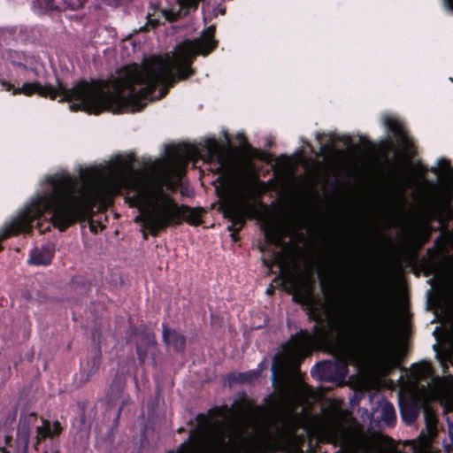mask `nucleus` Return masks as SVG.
<instances>
[{
  "label": "nucleus",
  "mask_w": 453,
  "mask_h": 453,
  "mask_svg": "<svg viewBox=\"0 0 453 453\" xmlns=\"http://www.w3.org/2000/svg\"><path fill=\"white\" fill-rule=\"evenodd\" d=\"M198 54L204 55V30L199 38L180 43L165 57L155 56L146 59L142 65L134 64L122 67L110 81H81L70 89L59 81L56 87L35 81L16 88L4 80L0 81V85L3 90L12 91V95L29 96L38 94L50 99L60 96V101L73 102L71 111L82 110L96 114L104 110L115 113L135 112L142 110L148 102L166 94L165 88L157 94V85L171 86L177 78L185 79L191 75L190 65Z\"/></svg>",
  "instance_id": "obj_2"
},
{
  "label": "nucleus",
  "mask_w": 453,
  "mask_h": 453,
  "mask_svg": "<svg viewBox=\"0 0 453 453\" xmlns=\"http://www.w3.org/2000/svg\"><path fill=\"white\" fill-rule=\"evenodd\" d=\"M431 373V366L426 362L412 365L410 369V375L416 381L427 379Z\"/></svg>",
  "instance_id": "obj_14"
},
{
  "label": "nucleus",
  "mask_w": 453,
  "mask_h": 453,
  "mask_svg": "<svg viewBox=\"0 0 453 453\" xmlns=\"http://www.w3.org/2000/svg\"><path fill=\"white\" fill-rule=\"evenodd\" d=\"M204 147L209 159H216L219 165V171L226 173L228 171L226 162L222 156L219 144L214 138H208L204 141Z\"/></svg>",
  "instance_id": "obj_10"
},
{
  "label": "nucleus",
  "mask_w": 453,
  "mask_h": 453,
  "mask_svg": "<svg viewBox=\"0 0 453 453\" xmlns=\"http://www.w3.org/2000/svg\"><path fill=\"white\" fill-rule=\"evenodd\" d=\"M200 0H178L180 10L178 13H172L173 17H167V19H177L182 15H186L189 9H196Z\"/></svg>",
  "instance_id": "obj_16"
},
{
  "label": "nucleus",
  "mask_w": 453,
  "mask_h": 453,
  "mask_svg": "<svg viewBox=\"0 0 453 453\" xmlns=\"http://www.w3.org/2000/svg\"><path fill=\"white\" fill-rule=\"evenodd\" d=\"M317 305H319L322 310H325L324 313H326V305L324 303H318L314 300L308 301V306H309V310H310V317L312 318V319H314L315 321L319 322L323 319L324 314L317 312V311H316Z\"/></svg>",
  "instance_id": "obj_19"
},
{
  "label": "nucleus",
  "mask_w": 453,
  "mask_h": 453,
  "mask_svg": "<svg viewBox=\"0 0 453 453\" xmlns=\"http://www.w3.org/2000/svg\"><path fill=\"white\" fill-rule=\"evenodd\" d=\"M137 353H142V346L137 344Z\"/></svg>",
  "instance_id": "obj_28"
},
{
  "label": "nucleus",
  "mask_w": 453,
  "mask_h": 453,
  "mask_svg": "<svg viewBox=\"0 0 453 453\" xmlns=\"http://www.w3.org/2000/svg\"><path fill=\"white\" fill-rule=\"evenodd\" d=\"M148 344L149 345H151V346H154L155 344V341H154V337L153 336H148Z\"/></svg>",
  "instance_id": "obj_24"
},
{
  "label": "nucleus",
  "mask_w": 453,
  "mask_h": 453,
  "mask_svg": "<svg viewBox=\"0 0 453 453\" xmlns=\"http://www.w3.org/2000/svg\"><path fill=\"white\" fill-rule=\"evenodd\" d=\"M275 365L273 366V380H275V373H276V371H275Z\"/></svg>",
  "instance_id": "obj_26"
},
{
  "label": "nucleus",
  "mask_w": 453,
  "mask_h": 453,
  "mask_svg": "<svg viewBox=\"0 0 453 453\" xmlns=\"http://www.w3.org/2000/svg\"><path fill=\"white\" fill-rule=\"evenodd\" d=\"M286 232V227L277 223H268L264 227V234L266 242L280 249V250L273 252L272 261L273 265H279L280 267L282 266L284 262L286 245L283 242V237Z\"/></svg>",
  "instance_id": "obj_7"
},
{
  "label": "nucleus",
  "mask_w": 453,
  "mask_h": 453,
  "mask_svg": "<svg viewBox=\"0 0 453 453\" xmlns=\"http://www.w3.org/2000/svg\"><path fill=\"white\" fill-rule=\"evenodd\" d=\"M431 171L434 173H438L439 172L438 167H432Z\"/></svg>",
  "instance_id": "obj_27"
},
{
  "label": "nucleus",
  "mask_w": 453,
  "mask_h": 453,
  "mask_svg": "<svg viewBox=\"0 0 453 453\" xmlns=\"http://www.w3.org/2000/svg\"><path fill=\"white\" fill-rule=\"evenodd\" d=\"M329 435L332 441L340 443L342 447H354L366 453L371 450V443L366 435L349 431L342 426H334Z\"/></svg>",
  "instance_id": "obj_6"
},
{
  "label": "nucleus",
  "mask_w": 453,
  "mask_h": 453,
  "mask_svg": "<svg viewBox=\"0 0 453 453\" xmlns=\"http://www.w3.org/2000/svg\"><path fill=\"white\" fill-rule=\"evenodd\" d=\"M62 427L59 422L50 423L49 420L42 419V425L36 428V444L40 443L47 437H52L60 434Z\"/></svg>",
  "instance_id": "obj_11"
},
{
  "label": "nucleus",
  "mask_w": 453,
  "mask_h": 453,
  "mask_svg": "<svg viewBox=\"0 0 453 453\" xmlns=\"http://www.w3.org/2000/svg\"><path fill=\"white\" fill-rule=\"evenodd\" d=\"M55 254V246L52 243H46L36 247L30 251L28 264L34 265H48L51 263Z\"/></svg>",
  "instance_id": "obj_9"
},
{
  "label": "nucleus",
  "mask_w": 453,
  "mask_h": 453,
  "mask_svg": "<svg viewBox=\"0 0 453 453\" xmlns=\"http://www.w3.org/2000/svg\"><path fill=\"white\" fill-rule=\"evenodd\" d=\"M391 305L388 300L380 299L370 309L367 317L368 338L364 347H351L347 357L335 363H321L311 371L320 380L329 379V372L336 370L338 376L344 379L348 372V363L358 368L369 366L378 375H388L395 365V360L388 348V326Z\"/></svg>",
  "instance_id": "obj_3"
},
{
  "label": "nucleus",
  "mask_w": 453,
  "mask_h": 453,
  "mask_svg": "<svg viewBox=\"0 0 453 453\" xmlns=\"http://www.w3.org/2000/svg\"><path fill=\"white\" fill-rule=\"evenodd\" d=\"M383 123L388 130L393 133L396 142L403 152L407 156H411L412 153V142L404 131L402 123L392 116H385L383 118Z\"/></svg>",
  "instance_id": "obj_8"
},
{
  "label": "nucleus",
  "mask_w": 453,
  "mask_h": 453,
  "mask_svg": "<svg viewBox=\"0 0 453 453\" xmlns=\"http://www.w3.org/2000/svg\"><path fill=\"white\" fill-rule=\"evenodd\" d=\"M19 65L20 67L24 68L25 70H27V68L26 67V65H21V64H19Z\"/></svg>",
  "instance_id": "obj_29"
},
{
  "label": "nucleus",
  "mask_w": 453,
  "mask_h": 453,
  "mask_svg": "<svg viewBox=\"0 0 453 453\" xmlns=\"http://www.w3.org/2000/svg\"><path fill=\"white\" fill-rule=\"evenodd\" d=\"M444 6L453 12V0H443Z\"/></svg>",
  "instance_id": "obj_23"
},
{
  "label": "nucleus",
  "mask_w": 453,
  "mask_h": 453,
  "mask_svg": "<svg viewBox=\"0 0 453 453\" xmlns=\"http://www.w3.org/2000/svg\"><path fill=\"white\" fill-rule=\"evenodd\" d=\"M404 192H405V187H403L402 189H401V194H400V196H401L402 199H403Z\"/></svg>",
  "instance_id": "obj_25"
},
{
  "label": "nucleus",
  "mask_w": 453,
  "mask_h": 453,
  "mask_svg": "<svg viewBox=\"0 0 453 453\" xmlns=\"http://www.w3.org/2000/svg\"><path fill=\"white\" fill-rule=\"evenodd\" d=\"M125 380L120 377H117L113 380L110 387V395L111 400H115L119 397L120 393L125 388Z\"/></svg>",
  "instance_id": "obj_18"
},
{
  "label": "nucleus",
  "mask_w": 453,
  "mask_h": 453,
  "mask_svg": "<svg viewBox=\"0 0 453 453\" xmlns=\"http://www.w3.org/2000/svg\"><path fill=\"white\" fill-rule=\"evenodd\" d=\"M31 71L37 74V72L35 69H31Z\"/></svg>",
  "instance_id": "obj_30"
},
{
  "label": "nucleus",
  "mask_w": 453,
  "mask_h": 453,
  "mask_svg": "<svg viewBox=\"0 0 453 453\" xmlns=\"http://www.w3.org/2000/svg\"><path fill=\"white\" fill-rule=\"evenodd\" d=\"M426 418L427 421L428 426H433L435 425V418L433 414L428 413V411H426Z\"/></svg>",
  "instance_id": "obj_21"
},
{
  "label": "nucleus",
  "mask_w": 453,
  "mask_h": 453,
  "mask_svg": "<svg viewBox=\"0 0 453 453\" xmlns=\"http://www.w3.org/2000/svg\"><path fill=\"white\" fill-rule=\"evenodd\" d=\"M314 342V335L307 331L301 330L282 345L284 358L288 362L296 363L302 360L310 352Z\"/></svg>",
  "instance_id": "obj_5"
},
{
  "label": "nucleus",
  "mask_w": 453,
  "mask_h": 453,
  "mask_svg": "<svg viewBox=\"0 0 453 453\" xmlns=\"http://www.w3.org/2000/svg\"><path fill=\"white\" fill-rule=\"evenodd\" d=\"M419 409L414 404L401 405L402 418L408 424L412 423L418 417Z\"/></svg>",
  "instance_id": "obj_15"
},
{
  "label": "nucleus",
  "mask_w": 453,
  "mask_h": 453,
  "mask_svg": "<svg viewBox=\"0 0 453 453\" xmlns=\"http://www.w3.org/2000/svg\"><path fill=\"white\" fill-rule=\"evenodd\" d=\"M19 433H23L25 441H26V443H27L28 437H29V429L27 427L23 426L19 429Z\"/></svg>",
  "instance_id": "obj_22"
},
{
  "label": "nucleus",
  "mask_w": 453,
  "mask_h": 453,
  "mask_svg": "<svg viewBox=\"0 0 453 453\" xmlns=\"http://www.w3.org/2000/svg\"><path fill=\"white\" fill-rule=\"evenodd\" d=\"M380 421L388 426L393 425L396 420V414L394 406L388 402L380 403L378 406Z\"/></svg>",
  "instance_id": "obj_13"
},
{
  "label": "nucleus",
  "mask_w": 453,
  "mask_h": 453,
  "mask_svg": "<svg viewBox=\"0 0 453 453\" xmlns=\"http://www.w3.org/2000/svg\"><path fill=\"white\" fill-rule=\"evenodd\" d=\"M253 187V178L243 170L230 177L222 204L225 216L232 222L229 230H240L246 219L255 213V206L249 201V192Z\"/></svg>",
  "instance_id": "obj_4"
},
{
  "label": "nucleus",
  "mask_w": 453,
  "mask_h": 453,
  "mask_svg": "<svg viewBox=\"0 0 453 453\" xmlns=\"http://www.w3.org/2000/svg\"><path fill=\"white\" fill-rule=\"evenodd\" d=\"M256 377L255 372L242 373L239 376L241 381H250Z\"/></svg>",
  "instance_id": "obj_20"
},
{
  "label": "nucleus",
  "mask_w": 453,
  "mask_h": 453,
  "mask_svg": "<svg viewBox=\"0 0 453 453\" xmlns=\"http://www.w3.org/2000/svg\"><path fill=\"white\" fill-rule=\"evenodd\" d=\"M197 156L194 147H174L162 163L158 178L134 171L129 156H117L112 159L103 180L85 171L78 176L66 172L49 175L30 203L16 217V234L28 232L35 221L40 233L50 229V225L64 230L88 216L96 203H106L110 196L121 190L127 191L126 199L130 205L141 211L135 221H142V227L152 235L180 216L189 224L198 225L200 212L187 206L180 207L164 190L165 186L172 191L179 187L185 165Z\"/></svg>",
  "instance_id": "obj_1"
},
{
  "label": "nucleus",
  "mask_w": 453,
  "mask_h": 453,
  "mask_svg": "<svg viewBox=\"0 0 453 453\" xmlns=\"http://www.w3.org/2000/svg\"><path fill=\"white\" fill-rule=\"evenodd\" d=\"M438 166L441 169L444 180L449 186H453V168L449 165V162L442 158L439 160Z\"/></svg>",
  "instance_id": "obj_17"
},
{
  "label": "nucleus",
  "mask_w": 453,
  "mask_h": 453,
  "mask_svg": "<svg viewBox=\"0 0 453 453\" xmlns=\"http://www.w3.org/2000/svg\"><path fill=\"white\" fill-rule=\"evenodd\" d=\"M163 341L165 344L172 345L178 351L182 350L185 346L184 336L165 326H163Z\"/></svg>",
  "instance_id": "obj_12"
}]
</instances>
